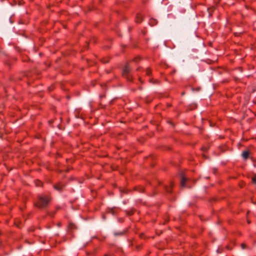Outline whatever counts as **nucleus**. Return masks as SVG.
Listing matches in <instances>:
<instances>
[{
	"label": "nucleus",
	"mask_w": 256,
	"mask_h": 256,
	"mask_svg": "<svg viewBox=\"0 0 256 256\" xmlns=\"http://www.w3.org/2000/svg\"><path fill=\"white\" fill-rule=\"evenodd\" d=\"M152 73V70H151V69L149 68H148L146 69V74L148 75V76H150V74H151Z\"/></svg>",
	"instance_id": "nucleus-8"
},
{
	"label": "nucleus",
	"mask_w": 256,
	"mask_h": 256,
	"mask_svg": "<svg viewBox=\"0 0 256 256\" xmlns=\"http://www.w3.org/2000/svg\"><path fill=\"white\" fill-rule=\"evenodd\" d=\"M253 182L256 184V174L252 178Z\"/></svg>",
	"instance_id": "nucleus-9"
},
{
	"label": "nucleus",
	"mask_w": 256,
	"mask_h": 256,
	"mask_svg": "<svg viewBox=\"0 0 256 256\" xmlns=\"http://www.w3.org/2000/svg\"><path fill=\"white\" fill-rule=\"evenodd\" d=\"M139 80H140V82H141V78H139Z\"/></svg>",
	"instance_id": "nucleus-14"
},
{
	"label": "nucleus",
	"mask_w": 256,
	"mask_h": 256,
	"mask_svg": "<svg viewBox=\"0 0 256 256\" xmlns=\"http://www.w3.org/2000/svg\"><path fill=\"white\" fill-rule=\"evenodd\" d=\"M133 213L132 212H129L128 214L129 215H132Z\"/></svg>",
	"instance_id": "nucleus-13"
},
{
	"label": "nucleus",
	"mask_w": 256,
	"mask_h": 256,
	"mask_svg": "<svg viewBox=\"0 0 256 256\" xmlns=\"http://www.w3.org/2000/svg\"><path fill=\"white\" fill-rule=\"evenodd\" d=\"M50 200V197L48 196H38V201L36 204V206L40 208H46Z\"/></svg>",
	"instance_id": "nucleus-1"
},
{
	"label": "nucleus",
	"mask_w": 256,
	"mask_h": 256,
	"mask_svg": "<svg viewBox=\"0 0 256 256\" xmlns=\"http://www.w3.org/2000/svg\"><path fill=\"white\" fill-rule=\"evenodd\" d=\"M250 152L248 150H244L242 153V156L244 160H246L248 158Z\"/></svg>",
	"instance_id": "nucleus-4"
},
{
	"label": "nucleus",
	"mask_w": 256,
	"mask_h": 256,
	"mask_svg": "<svg viewBox=\"0 0 256 256\" xmlns=\"http://www.w3.org/2000/svg\"><path fill=\"white\" fill-rule=\"evenodd\" d=\"M54 189L58 190H61L62 189L63 185L60 184H58L56 185H54Z\"/></svg>",
	"instance_id": "nucleus-5"
},
{
	"label": "nucleus",
	"mask_w": 256,
	"mask_h": 256,
	"mask_svg": "<svg viewBox=\"0 0 256 256\" xmlns=\"http://www.w3.org/2000/svg\"><path fill=\"white\" fill-rule=\"evenodd\" d=\"M186 179L185 177L182 176L181 182H180V184L181 186L184 187L186 186Z\"/></svg>",
	"instance_id": "nucleus-6"
},
{
	"label": "nucleus",
	"mask_w": 256,
	"mask_h": 256,
	"mask_svg": "<svg viewBox=\"0 0 256 256\" xmlns=\"http://www.w3.org/2000/svg\"><path fill=\"white\" fill-rule=\"evenodd\" d=\"M140 60V58L139 57H137V58H134L133 60H132V62H138V60Z\"/></svg>",
	"instance_id": "nucleus-10"
},
{
	"label": "nucleus",
	"mask_w": 256,
	"mask_h": 256,
	"mask_svg": "<svg viewBox=\"0 0 256 256\" xmlns=\"http://www.w3.org/2000/svg\"><path fill=\"white\" fill-rule=\"evenodd\" d=\"M173 186V184L172 183H171L170 184V186H168V187H166V191L168 192H172V187Z\"/></svg>",
	"instance_id": "nucleus-7"
},
{
	"label": "nucleus",
	"mask_w": 256,
	"mask_h": 256,
	"mask_svg": "<svg viewBox=\"0 0 256 256\" xmlns=\"http://www.w3.org/2000/svg\"><path fill=\"white\" fill-rule=\"evenodd\" d=\"M124 234V233L122 232H120V233H114V235L116 236H120V235H122Z\"/></svg>",
	"instance_id": "nucleus-12"
},
{
	"label": "nucleus",
	"mask_w": 256,
	"mask_h": 256,
	"mask_svg": "<svg viewBox=\"0 0 256 256\" xmlns=\"http://www.w3.org/2000/svg\"><path fill=\"white\" fill-rule=\"evenodd\" d=\"M143 20L142 16L141 14H137L136 17V22L137 23H140Z\"/></svg>",
	"instance_id": "nucleus-3"
},
{
	"label": "nucleus",
	"mask_w": 256,
	"mask_h": 256,
	"mask_svg": "<svg viewBox=\"0 0 256 256\" xmlns=\"http://www.w3.org/2000/svg\"><path fill=\"white\" fill-rule=\"evenodd\" d=\"M241 247L242 249H244L246 248V245L245 244H242Z\"/></svg>",
	"instance_id": "nucleus-11"
},
{
	"label": "nucleus",
	"mask_w": 256,
	"mask_h": 256,
	"mask_svg": "<svg viewBox=\"0 0 256 256\" xmlns=\"http://www.w3.org/2000/svg\"><path fill=\"white\" fill-rule=\"evenodd\" d=\"M132 70V66L130 65V62L126 64L123 68L122 75L125 78L128 82L132 81V77L130 74V72Z\"/></svg>",
	"instance_id": "nucleus-2"
}]
</instances>
